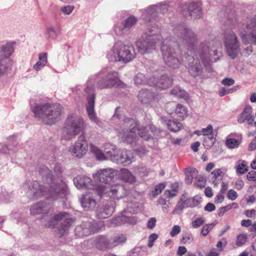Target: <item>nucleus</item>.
<instances>
[{
  "label": "nucleus",
  "mask_w": 256,
  "mask_h": 256,
  "mask_svg": "<svg viewBox=\"0 0 256 256\" xmlns=\"http://www.w3.org/2000/svg\"><path fill=\"white\" fill-rule=\"evenodd\" d=\"M174 35L179 41L180 44L171 38H166L162 42L161 52L165 64L172 68H178L182 64L180 44L184 46L188 50L184 56L188 59V70L190 75L194 78H200L202 76L204 68L196 57L198 53L201 60L206 67L210 62H216L219 60L221 53V45L218 40L204 41L202 42L198 48H195L197 38L194 32L184 24H177L172 29Z\"/></svg>",
  "instance_id": "f257e3e1"
},
{
  "label": "nucleus",
  "mask_w": 256,
  "mask_h": 256,
  "mask_svg": "<svg viewBox=\"0 0 256 256\" xmlns=\"http://www.w3.org/2000/svg\"><path fill=\"white\" fill-rule=\"evenodd\" d=\"M54 172L56 174L54 177L52 172L46 166L40 168V174L42 176V184L34 181L28 187L27 196L31 199H37L42 196L46 198L56 200L58 196H62L67 194V186L58 175L62 172L59 165H55Z\"/></svg>",
  "instance_id": "f03ea898"
},
{
  "label": "nucleus",
  "mask_w": 256,
  "mask_h": 256,
  "mask_svg": "<svg viewBox=\"0 0 256 256\" xmlns=\"http://www.w3.org/2000/svg\"><path fill=\"white\" fill-rule=\"evenodd\" d=\"M120 108H116L115 114L113 116L114 120H122L123 123L119 130V136L124 142L132 143L135 142L137 138L136 133L138 130V134L143 139L149 140L152 138V134L158 136L161 130L152 124L146 126H139L137 122L132 118H125V116L117 114Z\"/></svg>",
  "instance_id": "7ed1b4c3"
},
{
  "label": "nucleus",
  "mask_w": 256,
  "mask_h": 256,
  "mask_svg": "<svg viewBox=\"0 0 256 256\" xmlns=\"http://www.w3.org/2000/svg\"><path fill=\"white\" fill-rule=\"evenodd\" d=\"M30 107L36 118L50 125L55 124L60 120L62 108L58 104L48 102L38 104L34 106L30 104Z\"/></svg>",
  "instance_id": "20e7f679"
},
{
  "label": "nucleus",
  "mask_w": 256,
  "mask_h": 256,
  "mask_svg": "<svg viewBox=\"0 0 256 256\" xmlns=\"http://www.w3.org/2000/svg\"><path fill=\"white\" fill-rule=\"evenodd\" d=\"M160 32V29L158 26L148 28V31L136 42L140 53L144 54L151 52L156 49V44L162 39V36L158 34Z\"/></svg>",
  "instance_id": "39448f33"
},
{
  "label": "nucleus",
  "mask_w": 256,
  "mask_h": 256,
  "mask_svg": "<svg viewBox=\"0 0 256 256\" xmlns=\"http://www.w3.org/2000/svg\"><path fill=\"white\" fill-rule=\"evenodd\" d=\"M136 56V52L133 45L125 44L122 42H116L107 54L110 60L124 64L132 60Z\"/></svg>",
  "instance_id": "423d86ee"
},
{
  "label": "nucleus",
  "mask_w": 256,
  "mask_h": 256,
  "mask_svg": "<svg viewBox=\"0 0 256 256\" xmlns=\"http://www.w3.org/2000/svg\"><path fill=\"white\" fill-rule=\"evenodd\" d=\"M86 126L84 119L75 114H70L64 122L62 138L65 140L74 138Z\"/></svg>",
  "instance_id": "0eeeda50"
},
{
  "label": "nucleus",
  "mask_w": 256,
  "mask_h": 256,
  "mask_svg": "<svg viewBox=\"0 0 256 256\" xmlns=\"http://www.w3.org/2000/svg\"><path fill=\"white\" fill-rule=\"evenodd\" d=\"M94 81L98 88L102 90L118 86L120 82L119 76L116 71L104 68L95 76Z\"/></svg>",
  "instance_id": "6e6552de"
},
{
  "label": "nucleus",
  "mask_w": 256,
  "mask_h": 256,
  "mask_svg": "<svg viewBox=\"0 0 256 256\" xmlns=\"http://www.w3.org/2000/svg\"><path fill=\"white\" fill-rule=\"evenodd\" d=\"M48 222L45 224L48 227L54 226L60 222L58 228L57 236L62 238L68 232V230L74 222L75 220L70 216L68 214L61 212L59 214L48 218Z\"/></svg>",
  "instance_id": "1a4fd4ad"
},
{
  "label": "nucleus",
  "mask_w": 256,
  "mask_h": 256,
  "mask_svg": "<svg viewBox=\"0 0 256 256\" xmlns=\"http://www.w3.org/2000/svg\"><path fill=\"white\" fill-rule=\"evenodd\" d=\"M224 44L226 52L231 58H236L240 52V44L236 34L232 30L227 29L223 32Z\"/></svg>",
  "instance_id": "9d476101"
},
{
  "label": "nucleus",
  "mask_w": 256,
  "mask_h": 256,
  "mask_svg": "<svg viewBox=\"0 0 256 256\" xmlns=\"http://www.w3.org/2000/svg\"><path fill=\"white\" fill-rule=\"evenodd\" d=\"M104 226L103 222L86 220L76 227L74 232L79 237L88 236L98 232Z\"/></svg>",
  "instance_id": "9b49d317"
},
{
  "label": "nucleus",
  "mask_w": 256,
  "mask_h": 256,
  "mask_svg": "<svg viewBox=\"0 0 256 256\" xmlns=\"http://www.w3.org/2000/svg\"><path fill=\"white\" fill-rule=\"evenodd\" d=\"M84 92L87 94V104L86 105V112L88 118L92 122L98 124L99 120L94 111V103L96 94L94 92V85L92 80L89 79L86 82V86Z\"/></svg>",
  "instance_id": "f8f14e48"
},
{
  "label": "nucleus",
  "mask_w": 256,
  "mask_h": 256,
  "mask_svg": "<svg viewBox=\"0 0 256 256\" xmlns=\"http://www.w3.org/2000/svg\"><path fill=\"white\" fill-rule=\"evenodd\" d=\"M96 190L100 196H106L113 200H120L126 195V190L121 184H115L107 188L102 184L96 186Z\"/></svg>",
  "instance_id": "ddd939ff"
},
{
  "label": "nucleus",
  "mask_w": 256,
  "mask_h": 256,
  "mask_svg": "<svg viewBox=\"0 0 256 256\" xmlns=\"http://www.w3.org/2000/svg\"><path fill=\"white\" fill-rule=\"evenodd\" d=\"M246 33L240 31V35L244 44L256 45V14L250 20L246 26Z\"/></svg>",
  "instance_id": "4468645a"
},
{
  "label": "nucleus",
  "mask_w": 256,
  "mask_h": 256,
  "mask_svg": "<svg viewBox=\"0 0 256 256\" xmlns=\"http://www.w3.org/2000/svg\"><path fill=\"white\" fill-rule=\"evenodd\" d=\"M148 82L149 86L164 90L172 85V79L166 74L159 75L157 72H156L149 78Z\"/></svg>",
  "instance_id": "2eb2a0df"
},
{
  "label": "nucleus",
  "mask_w": 256,
  "mask_h": 256,
  "mask_svg": "<svg viewBox=\"0 0 256 256\" xmlns=\"http://www.w3.org/2000/svg\"><path fill=\"white\" fill-rule=\"evenodd\" d=\"M88 150V144L86 139L85 133L82 132L73 146L69 148V152L74 156L82 158Z\"/></svg>",
  "instance_id": "dca6fc26"
},
{
  "label": "nucleus",
  "mask_w": 256,
  "mask_h": 256,
  "mask_svg": "<svg viewBox=\"0 0 256 256\" xmlns=\"http://www.w3.org/2000/svg\"><path fill=\"white\" fill-rule=\"evenodd\" d=\"M168 10V5L166 3L159 6L152 5L143 11L142 18L146 22H148L157 17L158 13L164 14Z\"/></svg>",
  "instance_id": "f3484780"
},
{
  "label": "nucleus",
  "mask_w": 256,
  "mask_h": 256,
  "mask_svg": "<svg viewBox=\"0 0 256 256\" xmlns=\"http://www.w3.org/2000/svg\"><path fill=\"white\" fill-rule=\"evenodd\" d=\"M182 14L186 18H199L202 16L201 4L192 2L188 4H185L182 6Z\"/></svg>",
  "instance_id": "a211bd4d"
},
{
  "label": "nucleus",
  "mask_w": 256,
  "mask_h": 256,
  "mask_svg": "<svg viewBox=\"0 0 256 256\" xmlns=\"http://www.w3.org/2000/svg\"><path fill=\"white\" fill-rule=\"evenodd\" d=\"M116 175V171L111 168L100 169L93 174L94 178L102 183H108Z\"/></svg>",
  "instance_id": "6ab92c4d"
},
{
  "label": "nucleus",
  "mask_w": 256,
  "mask_h": 256,
  "mask_svg": "<svg viewBox=\"0 0 256 256\" xmlns=\"http://www.w3.org/2000/svg\"><path fill=\"white\" fill-rule=\"evenodd\" d=\"M137 22L138 18L136 16H130L123 21L120 25L116 26L115 32L118 35L126 34L136 24Z\"/></svg>",
  "instance_id": "aec40b11"
},
{
  "label": "nucleus",
  "mask_w": 256,
  "mask_h": 256,
  "mask_svg": "<svg viewBox=\"0 0 256 256\" xmlns=\"http://www.w3.org/2000/svg\"><path fill=\"white\" fill-rule=\"evenodd\" d=\"M115 206V202L110 200L105 204L100 206L96 210V217L100 219L108 218L114 212Z\"/></svg>",
  "instance_id": "412c9836"
},
{
  "label": "nucleus",
  "mask_w": 256,
  "mask_h": 256,
  "mask_svg": "<svg viewBox=\"0 0 256 256\" xmlns=\"http://www.w3.org/2000/svg\"><path fill=\"white\" fill-rule=\"evenodd\" d=\"M158 94L150 90L142 89L138 94V98L140 102L144 104H149L154 100Z\"/></svg>",
  "instance_id": "4be33fe9"
},
{
  "label": "nucleus",
  "mask_w": 256,
  "mask_h": 256,
  "mask_svg": "<svg viewBox=\"0 0 256 256\" xmlns=\"http://www.w3.org/2000/svg\"><path fill=\"white\" fill-rule=\"evenodd\" d=\"M133 159L134 155L130 150H122L119 152L116 163L128 166L132 162Z\"/></svg>",
  "instance_id": "5701e85b"
},
{
  "label": "nucleus",
  "mask_w": 256,
  "mask_h": 256,
  "mask_svg": "<svg viewBox=\"0 0 256 256\" xmlns=\"http://www.w3.org/2000/svg\"><path fill=\"white\" fill-rule=\"evenodd\" d=\"M80 204L85 210H93L96 206V201L90 194H83L80 200Z\"/></svg>",
  "instance_id": "b1692460"
},
{
  "label": "nucleus",
  "mask_w": 256,
  "mask_h": 256,
  "mask_svg": "<svg viewBox=\"0 0 256 256\" xmlns=\"http://www.w3.org/2000/svg\"><path fill=\"white\" fill-rule=\"evenodd\" d=\"M252 108L249 106H247L244 108L242 112L238 118V122L242 124L246 120L248 124L252 125L254 122V117L252 115Z\"/></svg>",
  "instance_id": "393cba45"
},
{
  "label": "nucleus",
  "mask_w": 256,
  "mask_h": 256,
  "mask_svg": "<svg viewBox=\"0 0 256 256\" xmlns=\"http://www.w3.org/2000/svg\"><path fill=\"white\" fill-rule=\"evenodd\" d=\"M90 178L82 176H78L74 179V182L78 188H90L92 186Z\"/></svg>",
  "instance_id": "a878e982"
},
{
  "label": "nucleus",
  "mask_w": 256,
  "mask_h": 256,
  "mask_svg": "<svg viewBox=\"0 0 256 256\" xmlns=\"http://www.w3.org/2000/svg\"><path fill=\"white\" fill-rule=\"evenodd\" d=\"M119 151L114 146L106 144L104 148L105 160H110L116 162L117 157L118 156Z\"/></svg>",
  "instance_id": "bb28decb"
},
{
  "label": "nucleus",
  "mask_w": 256,
  "mask_h": 256,
  "mask_svg": "<svg viewBox=\"0 0 256 256\" xmlns=\"http://www.w3.org/2000/svg\"><path fill=\"white\" fill-rule=\"evenodd\" d=\"M96 246L100 250H106L112 248L111 241L104 236H100L97 237L96 240Z\"/></svg>",
  "instance_id": "cd10ccee"
},
{
  "label": "nucleus",
  "mask_w": 256,
  "mask_h": 256,
  "mask_svg": "<svg viewBox=\"0 0 256 256\" xmlns=\"http://www.w3.org/2000/svg\"><path fill=\"white\" fill-rule=\"evenodd\" d=\"M120 178L125 182L134 183L136 181V177L126 168L120 170Z\"/></svg>",
  "instance_id": "c85d7f7f"
},
{
  "label": "nucleus",
  "mask_w": 256,
  "mask_h": 256,
  "mask_svg": "<svg viewBox=\"0 0 256 256\" xmlns=\"http://www.w3.org/2000/svg\"><path fill=\"white\" fill-rule=\"evenodd\" d=\"M47 62L46 53H40L38 54V61L33 66V68L36 71H39L45 66Z\"/></svg>",
  "instance_id": "c756f323"
},
{
  "label": "nucleus",
  "mask_w": 256,
  "mask_h": 256,
  "mask_svg": "<svg viewBox=\"0 0 256 256\" xmlns=\"http://www.w3.org/2000/svg\"><path fill=\"white\" fill-rule=\"evenodd\" d=\"M46 204L43 202H40L32 206L30 209V214L33 215L38 214L42 212H46Z\"/></svg>",
  "instance_id": "7c9ffc66"
},
{
  "label": "nucleus",
  "mask_w": 256,
  "mask_h": 256,
  "mask_svg": "<svg viewBox=\"0 0 256 256\" xmlns=\"http://www.w3.org/2000/svg\"><path fill=\"white\" fill-rule=\"evenodd\" d=\"M14 51L13 44L12 43H7L2 48L0 56L10 58V56L14 52Z\"/></svg>",
  "instance_id": "2f4dec72"
},
{
  "label": "nucleus",
  "mask_w": 256,
  "mask_h": 256,
  "mask_svg": "<svg viewBox=\"0 0 256 256\" xmlns=\"http://www.w3.org/2000/svg\"><path fill=\"white\" fill-rule=\"evenodd\" d=\"M170 94L178 98H184L186 100L188 98V93L180 87H174L170 90Z\"/></svg>",
  "instance_id": "473e14b6"
},
{
  "label": "nucleus",
  "mask_w": 256,
  "mask_h": 256,
  "mask_svg": "<svg viewBox=\"0 0 256 256\" xmlns=\"http://www.w3.org/2000/svg\"><path fill=\"white\" fill-rule=\"evenodd\" d=\"M198 174V172L195 168H190L187 169L186 178L185 179L186 182L187 184H192L193 179L196 177Z\"/></svg>",
  "instance_id": "72a5a7b5"
},
{
  "label": "nucleus",
  "mask_w": 256,
  "mask_h": 256,
  "mask_svg": "<svg viewBox=\"0 0 256 256\" xmlns=\"http://www.w3.org/2000/svg\"><path fill=\"white\" fill-rule=\"evenodd\" d=\"M167 126L170 131L176 132L182 128V124L180 122L170 120L167 122Z\"/></svg>",
  "instance_id": "f704fd0d"
},
{
  "label": "nucleus",
  "mask_w": 256,
  "mask_h": 256,
  "mask_svg": "<svg viewBox=\"0 0 256 256\" xmlns=\"http://www.w3.org/2000/svg\"><path fill=\"white\" fill-rule=\"evenodd\" d=\"M134 84L136 86L148 84V79H147L145 76L142 73H138L134 78Z\"/></svg>",
  "instance_id": "c9c22d12"
},
{
  "label": "nucleus",
  "mask_w": 256,
  "mask_h": 256,
  "mask_svg": "<svg viewBox=\"0 0 256 256\" xmlns=\"http://www.w3.org/2000/svg\"><path fill=\"white\" fill-rule=\"evenodd\" d=\"M126 240V237L124 234H117L113 236L111 240L112 247L124 243Z\"/></svg>",
  "instance_id": "e433bc0d"
},
{
  "label": "nucleus",
  "mask_w": 256,
  "mask_h": 256,
  "mask_svg": "<svg viewBox=\"0 0 256 256\" xmlns=\"http://www.w3.org/2000/svg\"><path fill=\"white\" fill-rule=\"evenodd\" d=\"M186 196L184 194H182L178 200L174 210H173V214L178 213V211H182L186 204Z\"/></svg>",
  "instance_id": "4c0bfd02"
},
{
  "label": "nucleus",
  "mask_w": 256,
  "mask_h": 256,
  "mask_svg": "<svg viewBox=\"0 0 256 256\" xmlns=\"http://www.w3.org/2000/svg\"><path fill=\"white\" fill-rule=\"evenodd\" d=\"M90 148L91 152L94 154L98 160H105L104 152L102 153L97 147L95 146L92 144H90Z\"/></svg>",
  "instance_id": "58836bf2"
},
{
  "label": "nucleus",
  "mask_w": 256,
  "mask_h": 256,
  "mask_svg": "<svg viewBox=\"0 0 256 256\" xmlns=\"http://www.w3.org/2000/svg\"><path fill=\"white\" fill-rule=\"evenodd\" d=\"M59 34V30L53 26H50L46 28V36L48 38L54 40Z\"/></svg>",
  "instance_id": "ea45409f"
},
{
  "label": "nucleus",
  "mask_w": 256,
  "mask_h": 256,
  "mask_svg": "<svg viewBox=\"0 0 256 256\" xmlns=\"http://www.w3.org/2000/svg\"><path fill=\"white\" fill-rule=\"evenodd\" d=\"M187 109L185 106L181 104H178L176 109V114L178 116V117L180 118H184L186 115Z\"/></svg>",
  "instance_id": "a19ab883"
},
{
  "label": "nucleus",
  "mask_w": 256,
  "mask_h": 256,
  "mask_svg": "<svg viewBox=\"0 0 256 256\" xmlns=\"http://www.w3.org/2000/svg\"><path fill=\"white\" fill-rule=\"evenodd\" d=\"M135 173L140 177L147 176L149 173V170L145 166H136L134 168Z\"/></svg>",
  "instance_id": "79ce46f5"
},
{
  "label": "nucleus",
  "mask_w": 256,
  "mask_h": 256,
  "mask_svg": "<svg viewBox=\"0 0 256 256\" xmlns=\"http://www.w3.org/2000/svg\"><path fill=\"white\" fill-rule=\"evenodd\" d=\"M129 219L130 218L128 216H126L124 214H122L121 216H118L115 219L113 220L112 223L116 224H124L125 222H128Z\"/></svg>",
  "instance_id": "37998d69"
},
{
  "label": "nucleus",
  "mask_w": 256,
  "mask_h": 256,
  "mask_svg": "<svg viewBox=\"0 0 256 256\" xmlns=\"http://www.w3.org/2000/svg\"><path fill=\"white\" fill-rule=\"evenodd\" d=\"M224 170L222 168H216L211 172V174L212 176V179L214 183L215 182V181L218 177H223L224 172Z\"/></svg>",
  "instance_id": "c03bdc74"
},
{
  "label": "nucleus",
  "mask_w": 256,
  "mask_h": 256,
  "mask_svg": "<svg viewBox=\"0 0 256 256\" xmlns=\"http://www.w3.org/2000/svg\"><path fill=\"white\" fill-rule=\"evenodd\" d=\"M226 144L229 148H234L238 146L240 142L235 138H228L226 142Z\"/></svg>",
  "instance_id": "a18cd8bd"
},
{
  "label": "nucleus",
  "mask_w": 256,
  "mask_h": 256,
  "mask_svg": "<svg viewBox=\"0 0 256 256\" xmlns=\"http://www.w3.org/2000/svg\"><path fill=\"white\" fill-rule=\"evenodd\" d=\"M74 8V6L72 5H67L62 6L60 8V10L64 14L69 15L70 14Z\"/></svg>",
  "instance_id": "49530a36"
},
{
  "label": "nucleus",
  "mask_w": 256,
  "mask_h": 256,
  "mask_svg": "<svg viewBox=\"0 0 256 256\" xmlns=\"http://www.w3.org/2000/svg\"><path fill=\"white\" fill-rule=\"evenodd\" d=\"M247 238L246 234H239L236 238V245L238 246H240L244 244L246 242Z\"/></svg>",
  "instance_id": "de8ad7c7"
},
{
  "label": "nucleus",
  "mask_w": 256,
  "mask_h": 256,
  "mask_svg": "<svg viewBox=\"0 0 256 256\" xmlns=\"http://www.w3.org/2000/svg\"><path fill=\"white\" fill-rule=\"evenodd\" d=\"M237 22L236 18L234 15H232V18H228L227 25L230 26L232 28H236V26H240V25L237 24Z\"/></svg>",
  "instance_id": "09e8293b"
},
{
  "label": "nucleus",
  "mask_w": 256,
  "mask_h": 256,
  "mask_svg": "<svg viewBox=\"0 0 256 256\" xmlns=\"http://www.w3.org/2000/svg\"><path fill=\"white\" fill-rule=\"evenodd\" d=\"M204 223V220L202 218H196L192 222V227L194 228H196L203 225Z\"/></svg>",
  "instance_id": "8fccbe9b"
},
{
  "label": "nucleus",
  "mask_w": 256,
  "mask_h": 256,
  "mask_svg": "<svg viewBox=\"0 0 256 256\" xmlns=\"http://www.w3.org/2000/svg\"><path fill=\"white\" fill-rule=\"evenodd\" d=\"M199 204V201L194 198H190L186 200V207L194 208L198 206Z\"/></svg>",
  "instance_id": "3c124183"
},
{
  "label": "nucleus",
  "mask_w": 256,
  "mask_h": 256,
  "mask_svg": "<svg viewBox=\"0 0 256 256\" xmlns=\"http://www.w3.org/2000/svg\"><path fill=\"white\" fill-rule=\"evenodd\" d=\"M202 136H210L213 134V127L212 125L209 124L206 128H202L201 130Z\"/></svg>",
  "instance_id": "603ef678"
},
{
  "label": "nucleus",
  "mask_w": 256,
  "mask_h": 256,
  "mask_svg": "<svg viewBox=\"0 0 256 256\" xmlns=\"http://www.w3.org/2000/svg\"><path fill=\"white\" fill-rule=\"evenodd\" d=\"M248 170V166L244 162H241L237 166L236 172L240 174H244Z\"/></svg>",
  "instance_id": "864d4df0"
},
{
  "label": "nucleus",
  "mask_w": 256,
  "mask_h": 256,
  "mask_svg": "<svg viewBox=\"0 0 256 256\" xmlns=\"http://www.w3.org/2000/svg\"><path fill=\"white\" fill-rule=\"evenodd\" d=\"M252 47L250 44V45L248 46L246 48L244 49L242 52V54L244 56H248L252 53Z\"/></svg>",
  "instance_id": "5fc2aeb1"
},
{
  "label": "nucleus",
  "mask_w": 256,
  "mask_h": 256,
  "mask_svg": "<svg viewBox=\"0 0 256 256\" xmlns=\"http://www.w3.org/2000/svg\"><path fill=\"white\" fill-rule=\"evenodd\" d=\"M230 209H232V206H230V205L229 204L224 206L221 207L218 210V214L220 216H222L227 211Z\"/></svg>",
  "instance_id": "6e6d98bb"
},
{
  "label": "nucleus",
  "mask_w": 256,
  "mask_h": 256,
  "mask_svg": "<svg viewBox=\"0 0 256 256\" xmlns=\"http://www.w3.org/2000/svg\"><path fill=\"white\" fill-rule=\"evenodd\" d=\"M238 197L237 193L233 190H230L228 193V198L232 200H235Z\"/></svg>",
  "instance_id": "4d7b16f0"
},
{
  "label": "nucleus",
  "mask_w": 256,
  "mask_h": 256,
  "mask_svg": "<svg viewBox=\"0 0 256 256\" xmlns=\"http://www.w3.org/2000/svg\"><path fill=\"white\" fill-rule=\"evenodd\" d=\"M165 185L164 184H160L156 186L154 188V195H158L160 194L162 190L164 188Z\"/></svg>",
  "instance_id": "13d9d810"
},
{
  "label": "nucleus",
  "mask_w": 256,
  "mask_h": 256,
  "mask_svg": "<svg viewBox=\"0 0 256 256\" xmlns=\"http://www.w3.org/2000/svg\"><path fill=\"white\" fill-rule=\"evenodd\" d=\"M156 220L155 218H150L147 223V227L149 229H152L156 226Z\"/></svg>",
  "instance_id": "bf43d9fd"
},
{
  "label": "nucleus",
  "mask_w": 256,
  "mask_h": 256,
  "mask_svg": "<svg viewBox=\"0 0 256 256\" xmlns=\"http://www.w3.org/2000/svg\"><path fill=\"white\" fill-rule=\"evenodd\" d=\"M180 232V228L178 225L174 226L170 232V234L172 236H174L179 234Z\"/></svg>",
  "instance_id": "052dcab7"
},
{
  "label": "nucleus",
  "mask_w": 256,
  "mask_h": 256,
  "mask_svg": "<svg viewBox=\"0 0 256 256\" xmlns=\"http://www.w3.org/2000/svg\"><path fill=\"white\" fill-rule=\"evenodd\" d=\"M192 236L190 234H186L184 236L181 240L182 242L184 244H190L192 241Z\"/></svg>",
  "instance_id": "680f3d73"
},
{
  "label": "nucleus",
  "mask_w": 256,
  "mask_h": 256,
  "mask_svg": "<svg viewBox=\"0 0 256 256\" xmlns=\"http://www.w3.org/2000/svg\"><path fill=\"white\" fill-rule=\"evenodd\" d=\"M164 195L166 198H174L176 196V192L172 190H167L164 192Z\"/></svg>",
  "instance_id": "e2e57ef3"
},
{
  "label": "nucleus",
  "mask_w": 256,
  "mask_h": 256,
  "mask_svg": "<svg viewBox=\"0 0 256 256\" xmlns=\"http://www.w3.org/2000/svg\"><path fill=\"white\" fill-rule=\"evenodd\" d=\"M234 80L231 78H225L222 80V84L224 86H230L232 85Z\"/></svg>",
  "instance_id": "0e129e2a"
},
{
  "label": "nucleus",
  "mask_w": 256,
  "mask_h": 256,
  "mask_svg": "<svg viewBox=\"0 0 256 256\" xmlns=\"http://www.w3.org/2000/svg\"><path fill=\"white\" fill-rule=\"evenodd\" d=\"M216 206L214 204L208 202L204 207V210L206 211L211 212L214 210Z\"/></svg>",
  "instance_id": "69168bd1"
},
{
  "label": "nucleus",
  "mask_w": 256,
  "mask_h": 256,
  "mask_svg": "<svg viewBox=\"0 0 256 256\" xmlns=\"http://www.w3.org/2000/svg\"><path fill=\"white\" fill-rule=\"evenodd\" d=\"M210 230V225L205 224L202 229L201 234L204 236H206Z\"/></svg>",
  "instance_id": "338daca9"
},
{
  "label": "nucleus",
  "mask_w": 256,
  "mask_h": 256,
  "mask_svg": "<svg viewBox=\"0 0 256 256\" xmlns=\"http://www.w3.org/2000/svg\"><path fill=\"white\" fill-rule=\"evenodd\" d=\"M256 150V136L252 140L248 147V150L252 151Z\"/></svg>",
  "instance_id": "774afa93"
}]
</instances>
